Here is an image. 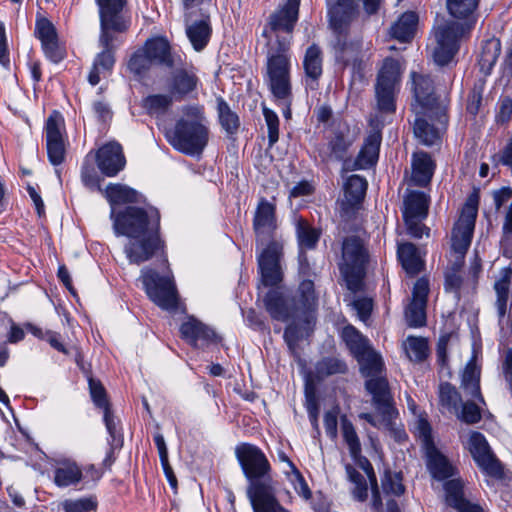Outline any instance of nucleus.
<instances>
[{
    "label": "nucleus",
    "mask_w": 512,
    "mask_h": 512,
    "mask_svg": "<svg viewBox=\"0 0 512 512\" xmlns=\"http://www.w3.org/2000/svg\"><path fill=\"white\" fill-rule=\"evenodd\" d=\"M511 281L512 267L508 265L500 270V277L494 283V291L496 293L495 306L499 318H503L507 312Z\"/></svg>",
    "instance_id": "34"
},
{
    "label": "nucleus",
    "mask_w": 512,
    "mask_h": 512,
    "mask_svg": "<svg viewBox=\"0 0 512 512\" xmlns=\"http://www.w3.org/2000/svg\"><path fill=\"white\" fill-rule=\"evenodd\" d=\"M476 217L477 202H472V200L469 199L464 205L461 215L453 227L451 235L452 249L461 257H464L471 245Z\"/></svg>",
    "instance_id": "15"
},
{
    "label": "nucleus",
    "mask_w": 512,
    "mask_h": 512,
    "mask_svg": "<svg viewBox=\"0 0 512 512\" xmlns=\"http://www.w3.org/2000/svg\"><path fill=\"white\" fill-rule=\"evenodd\" d=\"M181 117L165 137L177 151L188 156H199L208 144L209 128L204 107L188 104L181 108Z\"/></svg>",
    "instance_id": "3"
},
{
    "label": "nucleus",
    "mask_w": 512,
    "mask_h": 512,
    "mask_svg": "<svg viewBox=\"0 0 512 512\" xmlns=\"http://www.w3.org/2000/svg\"><path fill=\"white\" fill-rule=\"evenodd\" d=\"M357 10L353 0H338L329 11V25L334 38L348 36L350 25Z\"/></svg>",
    "instance_id": "26"
},
{
    "label": "nucleus",
    "mask_w": 512,
    "mask_h": 512,
    "mask_svg": "<svg viewBox=\"0 0 512 512\" xmlns=\"http://www.w3.org/2000/svg\"><path fill=\"white\" fill-rule=\"evenodd\" d=\"M321 230L312 227L306 220L300 218L296 223V238L299 251L313 250L321 237Z\"/></svg>",
    "instance_id": "41"
},
{
    "label": "nucleus",
    "mask_w": 512,
    "mask_h": 512,
    "mask_svg": "<svg viewBox=\"0 0 512 512\" xmlns=\"http://www.w3.org/2000/svg\"><path fill=\"white\" fill-rule=\"evenodd\" d=\"M252 226L257 244L263 245L277 241L275 239L278 228L276 205L262 197L256 206Z\"/></svg>",
    "instance_id": "18"
},
{
    "label": "nucleus",
    "mask_w": 512,
    "mask_h": 512,
    "mask_svg": "<svg viewBox=\"0 0 512 512\" xmlns=\"http://www.w3.org/2000/svg\"><path fill=\"white\" fill-rule=\"evenodd\" d=\"M368 183L365 177L354 174L347 178L344 184V196L347 204L354 208L364 199Z\"/></svg>",
    "instance_id": "39"
},
{
    "label": "nucleus",
    "mask_w": 512,
    "mask_h": 512,
    "mask_svg": "<svg viewBox=\"0 0 512 512\" xmlns=\"http://www.w3.org/2000/svg\"><path fill=\"white\" fill-rule=\"evenodd\" d=\"M439 403L442 407L449 411L457 410L462 401L460 393L456 387L449 382H444L439 385Z\"/></svg>",
    "instance_id": "53"
},
{
    "label": "nucleus",
    "mask_w": 512,
    "mask_h": 512,
    "mask_svg": "<svg viewBox=\"0 0 512 512\" xmlns=\"http://www.w3.org/2000/svg\"><path fill=\"white\" fill-rule=\"evenodd\" d=\"M236 459L248 481L247 497L274 488L271 465L264 452L251 443H240L235 448Z\"/></svg>",
    "instance_id": "6"
},
{
    "label": "nucleus",
    "mask_w": 512,
    "mask_h": 512,
    "mask_svg": "<svg viewBox=\"0 0 512 512\" xmlns=\"http://www.w3.org/2000/svg\"><path fill=\"white\" fill-rule=\"evenodd\" d=\"M181 338L195 349H207L216 346L222 337L209 325L189 316L179 328Z\"/></svg>",
    "instance_id": "19"
},
{
    "label": "nucleus",
    "mask_w": 512,
    "mask_h": 512,
    "mask_svg": "<svg viewBox=\"0 0 512 512\" xmlns=\"http://www.w3.org/2000/svg\"><path fill=\"white\" fill-rule=\"evenodd\" d=\"M341 430L343 439L348 447L350 456L356 461L360 460L361 467L366 472L372 491L371 506L375 511H379L383 507L381 495L377 485V478L374 473L372 464L366 457L361 456L362 448L359 437L356 433L353 423L346 416L341 417Z\"/></svg>",
    "instance_id": "11"
},
{
    "label": "nucleus",
    "mask_w": 512,
    "mask_h": 512,
    "mask_svg": "<svg viewBox=\"0 0 512 512\" xmlns=\"http://www.w3.org/2000/svg\"><path fill=\"white\" fill-rule=\"evenodd\" d=\"M369 259L368 249L361 238L348 236L343 239L338 268L347 289L351 292L362 290Z\"/></svg>",
    "instance_id": "7"
},
{
    "label": "nucleus",
    "mask_w": 512,
    "mask_h": 512,
    "mask_svg": "<svg viewBox=\"0 0 512 512\" xmlns=\"http://www.w3.org/2000/svg\"><path fill=\"white\" fill-rule=\"evenodd\" d=\"M345 470L348 480L354 485L352 496L359 502H364L368 497V485L365 477L351 464H346Z\"/></svg>",
    "instance_id": "50"
},
{
    "label": "nucleus",
    "mask_w": 512,
    "mask_h": 512,
    "mask_svg": "<svg viewBox=\"0 0 512 512\" xmlns=\"http://www.w3.org/2000/svg\"><path fill=\"white\" fill-rule=\"evenodd\" d=\"M353 138L342 131L334 132L333 136L328 142V149L330 152V158L341 162L342 169L345 170V164L351 159L349 150L353 145Z\"/></svg>",
    "instance_id": "37"
},
{
    "label": "nucleus",
    "mask_w": 512,
    "mask_h": 512,
    "mask_svg": "<svg viewBox=\"0 0 512 512\" xmlns=\"http://www.w3.org/2000/svg\"><path fill=\"white\" fill-rule=\"evenodd\" d=\"M172 95L169 94H151L142 99V107L150 116H162L167 113L172 106Z\"/></svg>",
    "instance_id": "45"
},
{
    "label": "nucleus",
    "mask_w": 512,
    "mask_h": 512,
    "mask_svg": "<svg viewBox=\"0 0 512 512\" xmlns=\"http://www.w3.org/2000/svg\"><path fill=\"white\" fill-rule=\"evenodd\" d=\"M264 306L272 319L286 322L300 320L307 324L314 320L317 296L314 281L306 279L300 282L295 293L288 299L274 287L263 297Z\"/></svg>",
    "instance_id": "4"
},
{
    "label": "nucleus",
    "mask_w": 512,
    "mask_h": 512,
    "mask_svg": "<svg viewBox=\"0 0 512 512\" xmlns=\"http://www.w3.org/2000/svg\"><path fill=\"white\" fill-rule=\"evenodd\" d=\"M186 36L196 52L203 51L212 36V26L209 15H203L201 19L186 24Z\"/></svg>",
    "instance_id": "29"
},
{
    "label": "nucleus",
    "mask_w": 512,
    "mask_h": 512,
    "mask_svg": "<svg viewBox=\"0 0 512 512\" xmlns=\"http://www.w3.org/2000/svg\"><path fill=\"white\" fill-rule=\"evenodd\" d=\"M413 94L418 104L426 112H434L441 124H447L446 107L439 102L435 93L434 81L430 75L411 73Z\"/></svg>",
    "instance_id": "14"
},
{
    "label": "nucleus",
    "mask_w": 512,
    "mask_h": 512,
    "mask_svg": "<svg viewBox=\"0 0 512 512\" xmlns=\"http://www.w3.org/2000/svg\"><path fill=\"white\" fill-rule=\"evenodd\" d=\"M83 479V471L77 462L70 458L55 461L53 482L59 488L76 486Z\"/></svg>",
    "instance_id": "27"
},
{
    "label": "nucleus",
    "mask_w": 512,
    "mask_h": 512,
    "mask_svg": "<svg viewBox=\"0 0 512 512\" xmlns=\"http://www.w3.org/2000/svg\"><path fill=\"white\" fill-rule=\"evenodd\" d=\"M89 391L94 405L104 411L111 410L107 400L106 390L99 380L89 378Z\"/></svg>",
    "instance_id": "60"
},
{
    "label": "nucleus",
    "mask_w": 512,
    "mask_h": 512,
    "mask_svg": "<svg viewBox=\"0 0 512 512\" xmlns=\"http://www.w3.org/2000/svg\"><path fill=\"white\" fill-rule=\"evenodd\" d=\"M216 110L219 123L226 134L229 136L236 134L240 127L239 116L232 111L230 105L222 96L216 97Z\"/></svg>",
    "instance_id": "40"
},
{
    "label": "nucleus",
    "mask_w": 512,
    "mask_h": 512,
    "mask_svg": "<svg viewBox=\"0 0 512 512\" xmlns=\"http://www.w3.org/2000/svg\"><path fill=\"white\" fill-rule=\"evenodd\" d=\"M105 197L109 202L111 209L115 208L116 205L140 203L143 201L142 194L137 190L120 183L108 184L105 189Z\"/></svg>",
    "instance_id": "32"
},
{
    "label": "nucleus",
    "mask_w": 512,
    "mask_h": 512,
    "mask_svg": "<svg viewBox=\"0 0 512 512\" xmlns=\"http://www.w3.org/2000/svg\"><path fill=\"white\" fill-rule=\"evenodd\" d=\"M263 116L268 129V144L272 147L279 140V117L271 109L263 107Z\"/></svg>",
    "instance_id": "63"
},
{
    "label": "nucleus",
    "mask_w": 512,
    "mask_h": 512,
    "mask_svg": "<svg viewBox=\"0 0 512 512\" xmlns=\"http://www.w3.org/2000/svg\"><path fill=\"white\" fill-rule=\"evenodd\" d=\"M341 336L355 359L362 358L367 352L372 350L369 340L352 325L345 326Z\"/></svg>",
    "instance_id": "38"
},
{
    "label": "nucleus",
    "mask_w": 512,
    "mask_h": 512,
    "mask_svg": "<svg viewBox=\"0 0 512 512\" xmlns=\"http://www.w3.org/2000/svg\"><path fill=\"white\" fill-rule=\"evenodd\" d=\"M323 60V51L318 44L312 43L307 47L302 61L304 85L307 90L319 88V80L323 75Z\"/></svg>",
    "instance_id": "25"
},
{
    "label": "nucleus",
    "mask_w": 512,
    "mask_h": 512,
    "mask_svg": "<svg viewBox=\"0 0 512 512\" xmlns=\"http://www.w3.org/2000/svg\"><path fill=\"white\" fill-rule=\"evenodd\" d=\"M63 125V117L57 111H53L45 123L47 155L53 166H58L65 160L66 149L61 132Z\"/></svg>",
    "instance_id": "22"
},
{
    "label": "nucleus",
    "mask_w": 512,
    "mask_h": 512,
    "mask_svg": "<svg viewBox=\"0 0 512 512\" xmlns=\"http://www.w3.org/2000/svg\"><path fill=\"white\" fill-rule=\"evenodd\" d=\"M96 163L103 175L115 177L126 165L122 146L116 141L104 144L96 153Z\"/></svg>",
    "instance_id": "24"
},
{
    "label": "nucleus",
    "mask_w": 512,
    "mask_h": 512,
    "mask_svg": "<svg viewBox=\"0 0 512 512\" xmlns=\"http://www.w3.org/2000/svg\"><path fill=\"white\" fill-rule=\"evenodd\" d=\"M185 60V58L183 59ZM201 84L195 67L176 66L167 79V89L172 97L181 101L187 98H196L198 87Z\"/></svg>",
    "instance_id": "16"
},
{
    "label": "nucleus",
    "mask_w": 512,
    "mask_h": 512,
    "mask_svg": "<svg viewBox=\"0 0 512 512\" xmlns=\"http://www.w3.org/2000/svg\"><path fill=\"white\" fill-rule=\"evenodd\" d=\"M254 512H289L276 498L275 489L248 497Z\"/></svg>",
    "instance_id": "43"
},
{
    "label": "nucleus",
    "mask_w": 512,
    "mask_h": 512,
    "mask_svg": "<svg viewBox=\"0 0 512 512\" xmlns=\"http://www.w3.org/2000/svg\"><path fill=\"white\" fill-rule=\"evenodd\" d=\"M409 358L421 362L428 356V342L425 338L409 336L407 338Z\"/></svg>",
    "instance_id": "58"
},
{
    "label": "nucleus",
    "mask_w": 512,
    "mask_h": 512,
    "mask_svg": "<svg viewBox=\"0 0 512 512\" xmlns=\"http://www.w3.org/2000/svg\"><path fill=\"white\" fill-rule=\"evenodd\" d=\"M429 198L421 191H411L404 198L403 219H425L428 215Z\"/></svg>",
    "instance_id": "33"
},
{
    "label": "nucleus",
    "mask_w": 512,
    "mask_h": 512,
    "mask_svg": "<svg viewBox=\"0 0 512 512\" xmlns=\"http://www.w3.org/2000/svg\"><path fill=\"white\" fill-rule=\"evenodd\" d=\"M267 59L287 58L290 59V46L292 36L275 35V39L268 38Z\"/></svg>",
    "instance_id": "51"
},
{
    "label": "nucleus",
    "mask_w": 512,
    "mask_h": 512,
    "mask_svg": "<svg viewBox=\"0 0 512 512\" xmlns=\"http://www.w3.org/2000/svg\"><path fill=\"white\" fill-rule=\"evenodd\" d=\"M365 380V389L372 397V405L387 426L397 414L389 382L384 375L385 366L381 356L373 349L356 359Z\"/></svg>",
    "instance_id": "5"
},
{
    "label": "nucleus",
    "mask_w": 512,
    "mask_h": 512,
    "mask_svg": "<svg viewBox=\"0 0 512 512\" xmlns=\"http://www.w3.org/2000/svg\"><path fill=\"white\" fill-rule=\"evenodd\" d=\"M413 132L419 142L426 146H432L440 139L439 131L423 118L415 119Z\"/></svg>",
    "instance_id": "49"
},
{
    "label": "nucleus",
    "mask_w": 512,
    "mask_h": 512,
    "mask_svg": "<svg viewBox=\"0 0 512 512\" xmlns=\"http://www.w3.org/2000/svg\"><path fill=\"white\" fill-rule=\"evenodd\" d=\"M347 372L348 366L346 362L338 357H323L315 364V376L319 380H324L332 375L346 374Z\"/></svg>",
    "instance_id": "44"
},
{
    "label": "nucleus",
    "mask_w": 512,
    "mask_h": 512,
    "mask_svg": "<svg viewBox=\"0 0 512 512\" xmlns=\"http://www.w3.org/2000/svg\"><path fill=\"white\" fill-rule=\"evenodd\" d=\"M97 507L98 500L95 495L65 499L59 504V508L63 512H96Z\"/></svg>",
    "instance_id": "47"
},
{
    "label": "nucleus",
    "mask_w": 512,
    "mask_h": 512,
    "mask_svg": "<svg viewBox=\"0 0 512 512\" xmlns=\"http://www.w3.org/2000/svg\"><path fill=\"white\" fill-rule=\"evenodd\" d=\"M290 59H267L268 85L273 96L279 100H288L291 95Z\"/></svg>",
    "instance_id": "20"
},
{
    "label": "nucleus",
    "mask_w": 512,
    "mask_h": 512,
    "mask_svg": "<svg viewBox=\"0 0 512 512\" xmlns=\"http://www.w3.org/2000/svg\"><path fill=\"white\" fill-rule=\"evenodd\" d=\"M461 387L467 395L476 399L480 404L486 405L480 389V372L472 362H469L465 367Z\"/></svg>",
    "instance_id": "42"
},
{
    "label": "nucleus",
    "mask_w": 512,
    "mask_h": 512,
    "mask_svg": "<svg viewBox=\"0 0 512 512\" xmlns=\"http://www.w3.org/2000/svg\"><path fill=\"white\" fill-rule=\"evenodd\" d=\"M98 7L99 19L124 20L122 11L127 0H95Z\"/></svg>",
    "instance_id": "48"
},
{
    "label": "nucleus",
    "mask_w": 512,
    "mask_h": 512,
    "mask_svg": "<svg viewBox=\"0 0 512 512\" xmlns=\"http://www.w3.org/2000/svg\"><path fill=\"white\" fill-rule=\"evenodd\" d=\"M143 47L154 65L166 69H174L176 66L183 65L184 55L174 50L166 37L150 38L146 40Z\"/></svg>",
    "instance_id": "21"
},
{
    "label": "nucleus",
    "mask_w": 512,
    "mask_h": 512,
    "mask_svg": "<svg viewBox=\"0 0 512 512\" xmlns=\"http://www.w3.org/2000/svg\"><path fill=\"white\" fill-rule=\"evenodd\" d=\"M140 280L148 298L163 310L173 311L178 306V293L172 275H160L156 270L145 267Z\"/></svg>",
    "instance_id": "9"
},
{
    "label": "nucleus",
    "mask_w": 512,
    "mask_h": 512,
    "mask_svg": "<svg viewBox=\"0 0 512 512\" xmlns=\"http://www.w3.org/2000/svg\"><path fill=\"white\" fill-rule=\"evenodd\" d=\"M110 219L114 234L126 236L129 241L124 246V254L130 264L140 265L150 260L158 251L163 250L164 241L160 236V212L149 206L147 209L126 206L117 210L112 208Z\"/></svg>",
    "instance_id": "1"
},
{
    "label": "nucleus",
    "mask_w": 512,
    "mask_h": 512,
    "mask_svg": "<svg viewBox=\"0 0 512 512\" xmlns=\"http://www.w3.org/2000/svg\"><path fill=\"white\" fill-rule=\"evenodd\" d=\"M314 321L315 319L307 324L300 320H292V322L286 326L283 337L290 350L294 349L301 340L303 330L310 328Z\"/></svg>",
    "instance_id": "56"
},
{
    "label": "nucleus",
    "mask_w": 512,
    "mask_h": 512,
    "mask_svg": "<svg viewBox=\"0 0 512 512\" xmlns=\"http://www.w3.org/2000/svg\"><path fill=\"white\" fill-rule=\"evenodd\" d=\"M407 325L419 328L426 324V305L410 302L405 310Z\"/></svg>",
    "instance_id": "59"
},
{
    "label": "nucleus",
    "mask_w": 512,
    "mask_h": 512,
    "mask_svg": "<svg viewBox=\"0 0 512 512\" xmlns=\"http://www.w3.org/2000/svg\"><path fill=\"white\" fill-rule=\"evenodd\" d=\"M34 34L41 43L58 37L55 26L45 17H39L36 19Z\"/></svg>",
    "instance_id": "61"
},
{
    "label": "nucleus",
    "mask_w": 512,
    "mask_h": 512,
    "mask_svg": "<svg viewBox=\"0 0 512 512\" xmlns=\"http://www.w3.org/2000/svg\"><path fill=\"white\" fill-rule=\"evenodd\" d=\"M285 475L298 495L305 500L311 498V490L298 468H294L293 471H285Z\"/></svg>",
    "instance_id": "62"
},
{
    "label": "nucleus",
    "mask_w": 512,
    "mask_h": 512,
    "mask_svg": "<svg viewBox=\"0 0 512 512\" xmlns=\"http://www.w3.org/2000/svg\"><path fill=\"white\" fill-rule=\"evenodd\" d=\"M283 245L280 241H271L257 257L260 285L266 288L278 286L283 280L280 265Z\"/></svg>",
    "instance_id": "13"
},
{
    "label": "nucleus",
    "mask_w": 512,
    "mask_h": 512,
    "mask_svg": "<svg viewBox=\"0 0 512 512\" xmlns=\"http://www.w3.org/2000/svg\"><path fill=\"white\" fill-rule=\"evenodd\" d=\"M501 53V41L498 38L491 37L481 44V50L478 58V64L481 73L489 75L492 72Z\"/></svg>",
    "instance_id": "36"
},
{
    "label": "nucleus",
    "mask_w": 512,
    "mask_h": 512,
    "mask_svg": "<svg viewBox=\"0 0 512 512\" xmlns=\"http://www.w3.org/2000/svg\"><path fill=\"white\" fill-rule=\"evenodd\" d=\"M301 0H286L268 17L262 36L270 38L272 33L284 32V36H292L299 19Z\"/></svg>",
    "instance_id": "17"
},
{
    "label": "nucleus",
    "mask_w": 512,
    "mask_h": 512,
    "mask_svg": "<svg viewBox=\"0 0 512 512\" xmlns=\"http://www.w3.org/2000/svg\"><path fill=\"white\" fill-rule=\"evenodd\" d=\"M103 421L108 433V444H113L114 447H122L123 446V435L121 432V428L119 427V422L116 421L111 410L103 412Z\"/></svg>",
    "instance_id": "55"
},
{
    "label": "nucleus",
    "mask_w": 512,
    "mask_h": 512,
    "mask_svg": "<svg viewBox=\"0 0 512 512\" xmlns=\"http://www.w3.org/2000/svg\"><path fill=\"white\" fill-rule=\"evenodd\" d=\"M479 0H447L449 14L460 21H448L438 27L435 37L434 61L445 66L452 61L459 50L460 40L474 28Z\"/></svg>",
    "instance_id": "2"
},
{
    "label": "nucleus",
    "mask_w": 512,
    "mask_h": 512,
    "mask_svg": "<svg viewBox=\"0 0 512 512\" xmlns=\"http://www.w3.org/2000/svg\"><path fill=\"white\" fill-rule=\"evenodd\" d=\"M397 258L402 268L410 276H416L424 267L418 248L411 242L398 244Z\"/></svg>",
    "instance_id": "31"
},
{
    "label": "nucleus",
    "mask_w": 512,
    "mask_h": 512,
    "mask_svg": "<svg viewBox=\"0 0 512 512\" xmlns=\"http://www.w3.org/2000/svg\"><path fill=\"white\" fill-rule=\"evenodd\" d=\"M152 63L145 49L138 50L132 54L128 62L129 71L137 77L144 76L150 69Z\"/></svg>",
    "instance_id": "57"
},
{
    "label": "nucleus",
    "mask_w": 512,
    "mask_h": 512,
    "mask_svg": "<svg viewBox=\"0 0 512 512\" xmlns=\"http://www.w3.org/2000/svg\"><path fill=\"white\" fill-rule=\"evenodd\" d=\"M401 65L393 57H386L378 71L375 83L377 110L383 114L396 111V97L400 90Z\"/></svg>",
    "instance_id": "8"
},
{
    "label": "nucleus",
    "mask_w": 512,
    "mask_h": 512,
    "mask_svg": "<svg viewBox=\"0 0 512 512\" xmlns=\"http://www.w3.org/2000/svg\"><path fill=\"white\" fill-rule=\"evenodd\" d=\"M474 462L486 475L501 479L504 475L500 461L493 454L485 436L478 431H472L466 443Z\"/></svg>",
    "instance_id": "12"
},
{
    "label": "nucleus",
    "mask_w": 512,
    "mask_h": 512,
    "mask_svg": "<svg viewBox=\"0 0 512 512\" xmlns=\"http://www.w3.org/2000/svg\"><path fill=\"white\" fill-rule=\"evenodd\" d=\"M411 166V180L413 184L418 187H426L429 185L436 168V164L430 154L424 151L413 153Z\"/></svg>",
    "instance_id": "28"
},
{
    "label": "nucleus",
    "mask_w": 512,
    "mask_h": 512,
    "mask_svg": "<svg viewBox=\"0 0 512 512\" xmlns=\"http://www.w3.org/2000/svg\"><path fill=\"white\" fill-rule=\"evenodd\" d=\"M445 500L447 505L456 508L466 501L464 498L463 485L460 480L452 479L444 483Z\"/></svg>",
    "instance_id": "54"
},
{
    "label": "nucleus",
    "mask_w": 512,
    "mask_h": 512,
    "mask_svg": "<svg viewBox=\"0 0 512 512\" xmlns=\"http://www.w3.org/2000/svg\"><path fill=\"white\" fill-rule=\"evenodd\" d=\"M427 468L434 479L445 480L453 476L454 468L434 446L427 450Z\"/></svg>",
    "instance_id": "35"
},
{
    "label": "nucleus",
    "mask_w": 512,
    "mask_h": 512,
    "mask_svg": "<svg viewBox=\"0 0 512 512\" xmlns=\"http://www.w3.org/2000/svg\"><path fill=\"white\" fill-rule=\"evenodd\" d=\"M100 20V35H99V45L102 49H111L114 50L113 41L114 36L111 33L114 32H124L127 30V24L124 20H107V19H99Z\"/></svg>",
    "instance_id": "46"
},
{
    "label": "nucleus",
    "mask_w": 512,
    "mask_h": 512,
    "mask_svg": "<svg viewBox=\"0 0 512 512\" xmlns=\"http://www.w3.org/2000/svg\"><path fill=\"white\" fill-rule=\"evenodd\" d=\"M401 472H392L386 469L381 477V485L386 495L401 496L405 492V486L402 483Z\"/></svg>",
    "instance_id": "52"
},
{
    "label": "nucleus",
    "mask_w": 512,
    "mask_h": 512,
    "mask_svg": "<svg viewBox=\"0 0 512 512\" xmlns=\"http://www.w3.org/2000/svg\"><path fill=\"white\" fill-rule=\"evenodd\" d=\"M382 134L379 129L372 130L364 139V143L355 158L348 160L345 171L367 170L373 167L379 158Z\"/></svg>",
    "instance_id": "23"
},
{
    "label": "nucleus",
    "mask_w": 512,
    "mask_h": 512,
    "mask_svg": "<svg viewBox=\"0 0 512 512\" xmlns=\"http://www.w3.org/2000/svg\"><path fill=\"white\" fill-rule=\"evenodd\" d=\"M457 416L466 424H476L482 419L480 407L472 401L461 403V411Z\"/></svg>",
    "instance_id": "64"
},
{
    "label": "nucleus",
    "mask_w": 512,
    "mask_h": 512,
    "mask_svg": "<svg viewBox=\"0 0 512 512\" xmlns=\"http://www.w3.org/2000/svg\"><path fill=\"white\" fill-rule=\"evenodd\" d=\"M335 63L341 68H351L353 78H364L369 57L363 49V39L348 36L335 37L331 43Z\"/></svg>",
    "instance_id": "10"
},
{
    "label": "nucleus",
    "mask_w": 512,
    "mask_h": 512,
    "mask_svg": "<svg viewBox=\"0 0 512 512\" xmlns=\"http://www.w3.org/2000/svg\"><path fill=\"white\" fill-rule=\"evenodd\" d=\"M418 20L416 12L403 13L389 28V36L401 43L409 42L414 37Z\"/></svg>",
    "instance_id": "30"
}]
</instances>
